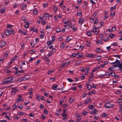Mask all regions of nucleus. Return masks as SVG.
I'll use <instances>...</instances> for the list:
<instances>
[{
	"instance_id": "1",
	"label": "nucleus",
	"mask_w": 122,
	"mask_h": 122,
	"mask_svg": "<svg viewBox=\"0 0 122 122\" xmlns=\"http://www.w3.org/2000/svg\"><path fill=\"white\" fill-rule=\"evenodd\" d=\"M13 78L12 77H9L5 79L3 81L2 84L6 85L11 83V81L13 80Z\"/></svg>"
},
{
	"instance_id": "2",
	"label": "nucleus",
	"mask_w": 122,
	"mask_h": 122,
	"mask_svg": "<svg viewBox=\"0 0 122 122\" xmlns=\"http://www.w3.org/2000/svg\"><path fill=\"white\" fill-rule=\"evenodd\" d=\"M104 107L107 108H112L114 107V105L110 103L107 102L104 105Z\"/></svg>"
},
{
	"instance_id": "3",
	"label": "nucleus",
	"mask_w": 122,
	"mask_h": 122,
	"mask_svg": "<svg viewBox=\"0 0 122 122\" xmlns=\"http://www.w3.org/2000/svg\"><path fill=\"white\" fill-rule=\"evenodd\" d=\"M17 58V56L16 55H15L14 56H13L10 61V63L11 64L14 61L16 60Z\"/></svg>"
},
{
	"instance_id": "4",
	"label": "nucleus",
	"mask_w": 122,
	"mask_h": 122,
	"mask_svg": "<svg viewBox=\"0 0 122 122\" xmlns=\"http://www.w3.org/2000/svg\"><path fill=\"white\" fill-rule=\"evenodd\" d=\"M85 19L82 17H80L79 20V23H81V26L82 24L84 23Z\"/></svg>"
},
{
	"instance_id": "5",
	"label": "nucleus",
	"mask_w": 122,
	"mask_h": 122,
	"mask_svg": "<svg viewBox=\"0 0 122 122\" xmlns=\"http://www.w3.org/2000/svg\"><path fill=\"white\" fill-rule=\"evenodd\" d=\"M27 80V78L25 76L22 77L18 79V81H19V82H20L22 81H24Z\"/></svg>"
},
{
	"instance_id": "6",
	"label": "nucleus",
	"mask_w": 122,
	"mask_h": 122,
	"mask_svg": "<svg viewBox=\"0 0 122 122\" xmlns=\"http://www.w3.org/2000/svg\"><path fill=\"white\" fill-rule=\"evenodd\" d=\"M23 99L21 98V96L20 95H18V98L17 100L15 101L16 103L18 104L19 102L21 101Z\"/></svg>"
},
{
	"instance_id": "7",
	"label": "nucleus",
	"mask_w": 122,
	"mask_h": 122,
	"mask_svg": "<svg viewBox=\"0 0 122 122\" xmlns=\"http://www.w3.org/2000/svg\"><path fill=\"white\" fill-rule=\"evenodd\" d=\"M11 30V28H9V29H6L5 31V34L7 35H9L10 34V31Z\"/></svg>"
},
{
	"instance_id": "8",
	"label": "nucleus",
	"mask_w": 122,
	"mask_h": 122,
	"mask_svg": "<svg viewBox=\"0 0 122 122\" xmlns=\"http://www.w3.org/2000/svg\"><path fill=\"white\" fill-rule=\"evenodd\" d=\"M6 44L5 41H0V47H3Z\"/></svg>"
},
{
	"instance_id": "9",
	"label": "nucleus",
	"mask_w": 122,
	"mask_h": 122,
	"mask_svg": "<svg viewBox=\"0 0 122 122\" xmlns=\"http://www.w3.org/2000/svg\"><path fill=\"white\" fill-rule=\"evenodd\" d=\"M18 90L17 89L14 88L11 91V94L12 95H14L16 94V92L18 91Z\"/></svg>"
},
{
	"instance_id": "10",
	"label": "nucleus",
	"mask_w": 122,
	"mask_h": 122,
	"mask_svg": "<svg viewBox=\"0 0 122 122\" xmlns=\"http://www.w3.org/2000/svg\"><path fill=\"white\" fill-rule=\"evenodd\" d=\"M114 67H119L120 68V69L122 70V63H120L119 64H117L114 65Z\"/></svg>"
},
{
	"instance_id": "11",
	"label": "nucleus",
	"mask_w": 122,
	"mask_h": 122,
	"mask_svg": "<svg viewBox=\"0 0 122 122\" xmlns=\"http://www.w3.org/2000/svg\"><path fill=\"white\" fill-rule=\"evenodd\" d=\"M90 101V98H87L85 101L83 103L84 105H85L87 104Z\"/></svg>"
},
{
	"instance_id": "12",
	"label": "nucleus",
	"mask_w": 122,
	"mask_h": 122,
	"mask_svg": "<svg viewBox=\"0 0 122 122\" xmlns=\"http://www.w3.org/2000/svg\"><path fill=\"white\" fill-rule=\"evenodd\" d=\"M94 59H92V61H95V60H98L101 58V57L99 56H96L95 57Z\"/></svg>"
},
{
	"instance_id": "13",
	"label": "nucleus",
	"mask_w": 122,
	"mask_h": 122,
	"mask_svg": "<svg viewBox=\"0 0 122 122\" xmlns=\"http://www.w3.org/2000/svg\"><path fill=\"white\" fill-rule=\"evenodd\" d=\"M98 22V18L96 17L95 18V20L94 22V23L93 25L94 26H96L97 25Z\"/></svg>"
},
{
	"instance_id": "14",
	"label": "nucleus",
	"mask_w": 122,
	"mask_h": 122,
	"mask_svg": "<svg viewBox=\"0 0 122 122\" xmlns=\"http://www.w3.org/2000/svg\"><path fill=\"white\" fill-rule=\"evenodd\" d=\"M98 22V18L96 17L95 18V20L94 22V23L93 25L94 26H96L97 25Z\"/></svg>"
},
{
	"instance_id": "15",
	"label": "nucleus",
	"mask_w": 122,
	"mask_h": 122,
	"mask_svg": "<svg viewBox=\"0 0 122 122\" xmlns=\"http://www.w3.org/2000/svg\"><path fill=\"white\" fill-rule=\"evenodd\" d=\"M15 74L17 76H21L22 74L20 71H18L15 72Z\"/></svg>"
},
{
	"instance_id": "16",
	"label": "nucleus",
	"mask_w": 122,
	"mask_h": 122,
	"mask_svg": "<svg viewBox=\"0 0 122 122\" xmlns=\"http://www.w3.org/2000/svg\"><path fill=\"white\" fill-rule=\"evenodd\" d=\"M120 63V61L118 59H117L114 62L111 63V64L112 65H113L115 64H119Z\"/></svg>"
},
{
	"instance_id": "17",
	"label": "nucleus",
	"mask_w": 122,
	"mask_h": 122,
	"mask_svg": "<svg viewBox=\"0 0 122 122\" xmlns=\"http://www.w3.org/2000/svg\"><path fill=\"white\" fill-rule=\"evenodd\" d=\"M81 115L78 114H76V116L77 118V120L78 121H80L81 119Z\"/></svg>"
},
{
	"instance_id": "18",
	"label": "nucleus",
	"mask_w": 122,
	"mask_h": 122,
	"mask_svg": "<svg viewBox=\"0 0 122 122\" xmlns=\"http://www.w3.org/2000/svg\"><path fill=\"white\" fill-rule=\"evenodd\" d=\"M18 106V104H16V102L12 106V107H13L12 110L13 111H14L15 110L16 108V107L17 106Z\"/></svg>"
},
{
	"instance_id": "19",
	"label": "nucleus",
	"mask_w": 122,
	"mask_h": 122,
	"mask_svg": "<svg viewBox=\"0 0 122 122\" xmlns=\"http://www.w3.org/2000/svg\"><path fill=\"white\" fill-rule=\"evenodd\" d=\"M69 62H65L64 63H63L62 64V65L61 66L62 67H66L67 65H68L69 64Z\"/></svg>"
},
{
	"instance_id": "20",
	"label": "nucleus",
	"mask_w": 122,
	"mask_h": 122,
	"mask_svg": "<svg viewBox=\"0 0 122 122\" xmlns=\"http://www.w3.org/2000/svg\"><path fill=\"white\" fill-rule=\"evenodd\" d=\"M97 110L95 108H94L93 110V111H92V114L95 115L97 113Z\"/></svg>"
},
{
	"instance_id": "21",
	"label": "nucleus",
	"mask_w": 122,
	"mask_h": 122,
	"mask_svg": "<svg viewBox=\"0 0 122 122\" xmlns=\"http://www.w3.org/2000/svg\"><path fill=\"white\" fill-rule=\"evenodd\" d=\"M24 23H25L26 24L24 25V27L26 28H28L29 27V24L28 22H24Z\"/></svg>"
},
{
	"instance_id": "22",
	"label": "nucleus",
	"mask_w": 122,
	"mask_h": 122,
	"mask_svg": "<svg viewBox=\"0 0 122 122\" xmlns=\"http://www.w3.org/2000/svg\"><path fill=\"white\" fill-rule=\"evenodd\" d=\"M44 16L46 19H48L49 18V15L48 13H45L44 14Z\"/></svg>"
},
{
	"instance_id": "23",
	"label": "nucleus",
	"mask_w": 122,
	"mask_h": 122,
	"mask_svg": "<svg viewBox=\"0 0 122 122\" xmlns=\"http://www.w3.org/2000/svg\"><path fill=\"white\" fill-rule=\"evenodd\" d=\"M87 88L88 90H90L92 89V86L89 84H87Z\"/></svg>"
},
{
	"instance_id": "24",
	"label": "nucleus",
	"mask_w": 122,
	"mask_h": 122,
	"mask_svg": "<svg viewBox=\"0 0 122 122\" xmlns=\"http://www.w3.org/2000/svg\"><path fill=\"white\" fill-rule=\"evenodd\" d=\"M94 32L95 35L98 34L99 33V32L98 31L96 30H94V29L92 30V32Z\"/></svg>"
},
{
	"instance_id": "25",
	"label": "nucleus",
	"mask_w": 122,
	"mask_h": 122,
	"mask_svg": "<svg viewBox=\"0 0 122 122\" xmlns=\"http://www.w3.org/2000/svg\"><path fill=\"white\" fill-rule=\"evenodd\" d=\"M103 40L105 42L108 41L109 40V38L108 37H104L103 38Z\"/></svg>"
},
{
	"instance_id": "26",
	"label": "nucleus",
	"mask_w": 122,
	"mask_h": 122,
	"mask_svg": "<svg viewBox=\"0 0 122 122\" xmlns=\"http://www.w3.org/2000/svg\"><path fill=\"white\" fill-rule=\"evenodd\" d=\"M58 85H55L54 86H52L51 87L52 89L54 90H56Z\"/></svg>"
},
{
	"instance_id": "27",
	"label": "nucleus",
	"mask_w": 122,
	"mask_h": 122,
	"mask_svg": "<svg viewBox=\"0 0 122 122\" xmlns=\"http://www.w3.org/2000/svg\"><path fill=\"white\" fill-rule=\"evenodd\" d=\"M99 69V67L98 66L95 67L92 70V72H94L95 71L98 70Z\"/></svg>"
},
{
	"instance_id": "28",
	"label": "nucleus",
	"mask_w": 122,
	"mask_h": 122,
	"mask_svg": "<svg viewBox=\"0 0 122 122\" xmlns=\"http://www.w3.org/2000/svg\"><path fill=\"white\" fill-rule=\"evenodd\" d=\"M90 68L89 66L87 67L86 69H85V71H86V72H85V74H88V71L89 70Z\"/></svg>"
},
{
	"instance_id": "29",
	"label": "nucleus",
	"mask_w": 122,
	"mask_h": 122,
	"mask_svg": "<svg viewBox=\"0 0 122 122\" xmlns=\"http://www.w3.org/2000/svg\"><path fill=\"white\" fill-rule=\"evenodd\" d=\"M110 74L112 77L114 76L115 75V73L113 72V70L111 71L110 73Z\"/></svg>"
},
{
	"instance_id": "30",
	"label": "nucleus",
	"mask_w": 122,
	"mask_h": 122,
	"mask_svg": "<svg viewBox=\"0 0 122 122\" xmlns=\"http://www.w3.org/2000/svg\"><path fill=\"white\" fill-rule=\"evenodd\" d=\"M56 32L58 33L61 31V30L60 28L57 27L56 28Z\"/></svg>"
},
{
	"instance_id": "31",
	"label": "nucleus",
	"mask_w": 122,
	"mask_h": 122,
	"mask_svg": "<svg viewBox=\"0 0 122 122\" xmlns=\"http://www.w3.org/2000/svg\"><path fill=\"white\" fill-rule=\"evenodd\" d=\"M18 113L19 114L21 115H24L25 114V113L23 112H19Z\"/></svg>"
},
{
	"instance_id": "32",
	"label": "nucleus",
	"mask_w": 122,
	"mask_h": 122,
	"mask_svg": "<svg viewBox=\"0 0 122 122\" xmlns=\"http://www.w3.org/2000/svg\"><path fill=\"white\" fill-rule=\"evenodd\" d=\"M26 5L25 4H23L22 5L21 7V9L22 10H25L26 9Z\"/></svg>"
},
{
	"instance_id": "33",
	"label": "nucleus",
	"mask_w": 122,
	"mask_h": 122,
	"mask_svg": "<svg viewBox=\"0 0 122 122\" xmlns=\"http://www.w3.org/2000/svg\"><path fill=\"white\" fill-rule=\"evenodd\" d=\"M33 13L34 15H36L37 14V10L36 9H34L33 11Z\"/></svg>"
},
{
	"instance_id": "34",
	"label": "nucleus",
	"mask_w": 122,
	"mask_h": 122,
	"mask_svg": "<svg viewBox=\"0 0 122 122\" xmlns=\"http://www.w3.org/2000/svg\"><path fill=\"white\" fill-rule=\"evenodd\" d=\"M36 100L38 101H40L41 98L40 96L39 95H36Z\"/></svg>"
},
{
	"instance_id": "35",
	"label": "nucleus",
	"mask_w": 122,
	"mask_h": 122,
	"mask_svg": "<svg viewBox=\"0 0 122 122\" xmlns=\"http://www.w3.org/2000/svg\"><path fill=\"white\" fill-rule=\"evenodd\" d=\"M55 71L54 70H50L47 73L48 74L50 75L53 72Z\"/></svg>"
},
{
	"instance_id": "36",
	"label": "nucleus",
	"mask_w": 122,
	"mask_h": 122,
	"mask_svg": "<svg viewBox=\"0 0 122 122\" xmlns=\"http://www.w3.org/2000/svg\"><path fill=\"white\" fill-rule=\"evenodd\" d=\"M91 32V31H88L87 32V35L89 36H92Z\"/></svg>"
},
{
	"instance_id": "37",
	"label": "nucleus",
	"mask_w": 122,
	"mask_h": 122,
	"mask_svg": "<svg viewBox=\"0 0 122 122\" xmlns=\"http://www.w3.org/2000/svg\"><path fill=\"white\" fill-rule=\"evenodd\" d=\"M96 51L98 53L102 52V50L99 48H97L96 49Z\"/></svg>"
},
{
	"instance_id": "38",
	"label": "nucleus",
	"mask_w": 122,
	"mask_h": 122,
	"mask_svg": "<svg viewBox=\"0 0 122 122\" xmlns=\"http://www.w3.org/2000/svg\"><path fill=\"white\" fill-rule=\"evenodd\" d=\"M102 39H101L100 40H98V41L96 42L97 43L101 44L102 43Z\"/></svg>"
},
{
	"instance_id": "39",
	"label": "nucleus",
	"mask_w": 122,
	"mask_h": 122,
	"mask_svg": "<svg viewBox=\"0 0 122 122\" xmlns=\"http://www.w3.org/2000/svg\"><path fill=\"white\" fill-rule=\"evenodd\" d=\"M58 9L55 6H54L53 8V10L55 12H56Z\"/></svg>"
},
{
	"instance_id": "40",
	"label": "nucleus",
	"mask_w": 122,
	"mask_h": 122,
	"mask_svg": "<svg viewBox=\"0 0 122 122\" xmlns=\"http://www.w3.org/2000/svg\"><path fill=\"white\" fill-rule=\"evenodd\" d=\"M86 44L87 46L90 47L91 46L90 42L89 41H87L86 43Z\"/></svg>"
},
{
	"instance_id": "41",
	"label": "nucleus",
	"mask_w": 122,
	"mask_h": 122,
	"mask_svg": "<svg viewBox=\"0 0 122 122\" xmlns=\"http://www.w3.org/2000/svg\"><path fill=\"white\" fill-rule=\"evenodd\" d=\"M73 100V98H70L69 99V102L70 103H71Z\"/></svg>"
},
{
	"instance_id": "42",
	"label": "nucleus",
	"mask_w": 122,
	"mask_h": 122,
	"mask_svg": "<svg viewBox=\"0 0 122 122\" xmlns=\"http://www.w3.org/2000/svg\"><path fill=\"white\" fill-rule=\"evenodd\" d=\"M104 75L105 76V75L107 76H109L110 75V74L107 71L105 72Z\"/></svg>"
},
{
	"instance_id": "43",
	"label": "nucleus",
	"mask_w": 122,
	"mask_h": 122,
	"mask_svg": "<svg viewBox=\"0 0 122 122\" xmlns=\"http://www.w3.org/2000/svg\"><path fill=\"white\" fill-rule=\"evenodd\" d=\"M5 9H0V13H4L5 12Z\"/></svg>"
},
{
	"instance_id": "44",
	"label": "nucleus",
	"mask_w": 122,
	"mask_h": 122,
	"mask_svg": "<svg viewBox=\"0 0 122 122\" xmlns=\"http://www.w3.org/2000/svg\"><path fill=\"white\" fill-rule=\"evenodd\" d=\"M114 65H113L112 67H110L108 69V70L109 71H113L112 69H113V68L114 67H114L113 66Z\"/></svg>"
},
{
	"instance_id": "45",
	"label": "nucleus",
	"mask_w": 122,
	"mask_h": 122,
	"mask_svg": "<svg viewBox=\"0 0 122 122\" xmlns=\"http://www.w3.org/2000/svg\"><path fill=\"white\" fill-rule=\"evenodd\" d=\"M65 47V45H64V43H62L61 44V47L62 48H63Z\"/></svg>"
},
{
	"instance_id": "46",
	"label": "nucleus",
	"mask_w": 122,
	"mask_h": 122,
	"mask_svg": "<svg viewBox=\"0 0 122 122\" xmlns=\"http://www.w3.org/2000/svg\"><path fill=\"white\" fill-rule=\"evenodd\" d=\"M86 56L88 57H92V54H86Z\"/></svg>"
},
{
	"instance_id": "47",
	"label": "nucleus",
	"mask_w": 122,
	"mask_h": 122,
	"mask_svg": "<svg viewBox=\"0 0 122 122\" xmlns=\"http://www.w3.org/2000/svg\"><path fill=\"white\" fill-rule=\"evenodd\" d=\"M107 115V114L106 113H103L102 115V117H105Z\"/></svg>"
},
{
	"instance_id": "48",
	"label": "nucleus",
	"mask_w": 122,
	"mask_h": 122,
	"mask_svg": "<svg viewBox=\"0 0 122 122\" xmlns=\"http://www.w3.org/2000/svg\"><path fill=\"white\" fill-rule=\"evenodd\" d=\"M87 112L86 111H84L82 113H81V114L83 115L84 116H85L87 114Z\"/></svg>"
},
{
	"instance_id": "49",
	"label": "nucleus",
	"mask_w": 122,
	"mask_h": 122,
	"mask_svg": "<svg viewBox=\"0 0 122 122\" xmlns=\"http://www.w3.org/2000/svg\"><path fill=\"white\" fill-rule=\"evenodd\" d=\"M44 113L46 114H47L48 113L47 110L46 109L44 108Z\"/></svg>"
},
{
	"instance_id": "50",
	"label": "nucleus",
	"mask_w": 122,
	"mask_h": 122,
	"mask_svg": "<svg viewBox=\"0 0 122 122\" xmlns=\"http://www.w3.org/2000/svg\"><path fill=\"white\" fill-rule=\"evenodd\" d=\"M109 36L111 38H114V37H113L114 36V35L113 34L111 33L109 35Z\"/></svg>"
},
{
	"instance_id": "51",
	"label": "nucleus",
	"mask_w": 122,
	"mask_h": 122,
	"mask_svg": "<svg viewBox=\"0 0 122 122\" xmlns=\"http://www.w3.org/2000/svg\"><path fill=\"white\" fill-rule=\"evenodd\" d=\"M116 8V6H115V5L114 6L111 7L110 8V10L111 11L112 9H115Z\"/></svg>"
},
{
	"instance_id": "52",
	"label": "nucleus",
	"mask_w": 122,
	"mask_h": 122,
	"mask_svg": "<svg viewBox=\"0 0 122 122\" xmlns=\"http://www.w3.org/2000/svg\"><path fill=\"white\" fill-rule=\"evenodd\" d=\"M68 81L70 82H73V80H72L71 78H68L67 79Z\"/></svg>"
},
{
	"instance_id": "53",
	"label": "nucleus",
	"mask_w": 122,
	"mask_h": 122,
	"mask_svg": "<svg viewBox=\"0 0 122 122\" xmlns=\"http://www.w3.org/2000/svg\"><path fill=\"white\" fill-rule=\"evenodd\" d=\"M115 12H114L113 14H112V13H111L110 14V16L111 17H113L115 15Z\"/></svg>"
},
{
	"instance_id": "54",
	"label": "nucleus",
	"mask_w": 122,
	"mask_h": 122,
	"mask_svg": "<svg viewBox=\"0 0 122 122\" xmlns=\"http://www.w3.org/2000/svg\"><path fill=\"white\" fill-rule=\"evenodd\" d=\"M70 41V39L69 37H67L66 39V41Z\"/></svg>"
},
{
	"instance_id": "55",
	"label": "nucleus",
	"mask_w": 122,
	"mask_h": 122,
	"mask_svg": "<svg viewBox=\"0 0 122 122\" xmlns=\"http://www.w3.org/2000/svg\"><path fill=\"white\" fill-rule=\"evenodd\" d=\"M21 120L23 122H28V120L26 119H23Z\"/></svg>"
},
{
	"instance_id": "56",
	"label": "nucleus",
	"mask_w": 122,
	"mask_h": 122,
	"mask_svg": "<svg viewBox=\"0 0 122 122\" xmlns=\"http://www.w3.org/2000/svg\"><path fill=\"white\" fill-rule=\"evenodd\" d=\"M28 115L30 116L31 117H33L34 116V114L32 113H30Z\"/></svg>"
},
{
	"instance_id": "57",
	"label": "nucleus",
	"mask_w": 122,
	"mask_h": 122,
	"mask_svg": "<svg viewBox=\"0 0 122 122\" xmlns=\"http://www.w3.org/2000/svg\"><path fill=\"white\" fill-rule=\"evenodd\" d=\"M52 42H51L48 41L47 42V44L48 45H51V44H52Z\"/></svg>"
},
{
	"instance_id": "58",
	"label": "nucleus",
	"mask_w": 122,
	"mask_h": 122,
	"mask_svg": "<svg viewBox=\"0 0 122 122\" xmlns=\"http://www.w3.org/2000/svg\"><path fill=\"white\" fill-rule=\"evenodd\" d=\"M35 51V50L34 49H33L32 50H30L29 51V52L30 53H32L33 52H34Z\"/></svg>"
},
{
	"instance_id": "59",
	"label": "nucleus",
	"mask_w": 122,
	"mask_h": 122,
	"mask_svg": "<svg viewBox=\"0 0 122 122\" xmlns=\"http://www.w3.org/2000/svg\"><path fill=\"white\" fill-rule=\"evenodd\" d=\"M51 26L50 25H47L46 26V29H48L51 28Z\"/></svg>"
},
{
	"instance_id": "60",
	"label": "nucleus",
	"mask_w": 122,
	"mask_h": 122,
	"mask_svg": "<svg viewBox=\"0 0 122 122\" xmlns=\"http://www.w3.org/2000/svg\"><path fill=\"white\" fill-rule=\"evenodd\" d=\"M14 118L16 119H20V117H19L16 116H14Z\"/></svg>"
},
{
	"instance_id": "61",
	"label": "nucleus",
	"mask_w": 122,
	"mask_h": 122,
	"mask_svg": "<svg viewBox=\"0 0 122 122\" xmlns=\"http://www.w3.org/2000/svg\"><path fill=\"white\" fill-rule=\"evenodd\" d=\"M92 87L93 88H96V85L94 84V83H92Z\"/></svg>"
},
{
	"instance_id": "62",
	"label": "nucleus",
	"mask_w": 122,
	"mask_h": 122,
	"mask_svg": "<svg viewBox=\"0 0 122 122\" xmlns=\"http://www.w3.org/2000/svg\"><path fill=\"white\" fill-rule=\"evenodd\" d=\"M7 28H10L11 27H12V25H10L8 24L7 25Z\"/></svg>"
},
{
	"instance_id": "63",
	"label": "nucleus",
	"mask_w": 122,
	"mask_h": 122,
	"mask_svg": "<svg viewBox=\"0 0 122 122\" xmlns=\"http://www.w3.org/2000/svg\"><path fill=\"white\" fill-rule=\"evenodd\" d=\"M52 41H54L55 40V38L54 36H52L51 37Z\"/></svg>"
},
{
	"instance_id": "64",
	"label": "nucleus",
	"mask_w": 122,
	"mask_h": 122,
	"mask_svg": "<svg viewBox=\"0 0 122 122\" xmlns=\"http://www.w3.org/2000/svg\"><path fill=\"white\" fill-rule=\"evenodd\" d=\"M55 78H50L49 79L50 80H51V81H54L55 80Z\"/></svg>"
}]
</instances>
